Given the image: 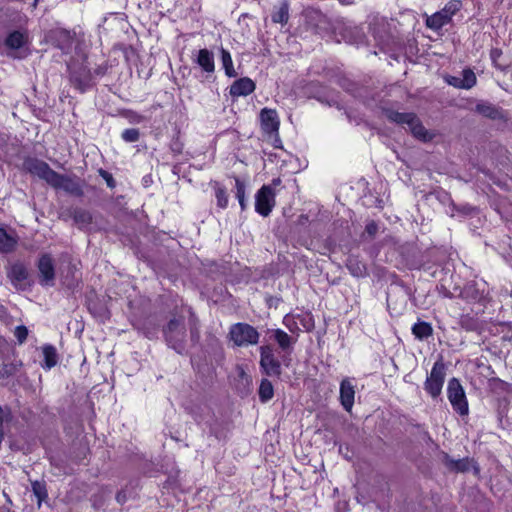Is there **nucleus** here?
<instances>
[{
    "label": "nucleus",
    "mask_w": 512,
    "mask_h": 512,
    "mask_svg": "<svg viewBox=\"0 0 512 512\" xmlns=\"http://www.w3.org/2000/svg\"><path fill=\"white\" fill-rule=\"evenodd\" d=\"M163 337L171 349L178 354L186 352V326L183 317H174L162 329Z\"/></svg>",
    "instance_id": "1"
},
{
    "label": "nucleus",
    "mask_w": 512,
    "mask_h": 512,
    "mask_svg": "<svg viewBox=\"0 0 512 512\" xmlns=\"http://www.w3.org/2000/svg\"><path fill=\"white\" fill-rule=\"evenodd\" d=\"M229 339L237 347L255 345L259 341L260 334L248 323L238 322L231 325L228 333Z\"/></svg>",
    "instance_id": "2"
},
{
    "label": "nucleus",
    "mask_w": 512,
    "mask_h": 512,
    "mask_svg": "<svg viewBox=\"0 0 512 512\" xmlns=\"http://www.w3.org/2000/svg\"><path fill=\"white\" fill-rule=\"evenodd\" d=\"M70 84L80 93L92 87V75L88 66L80 62L68 64Z\"/></svg>",
    "instance_id": "3"
},
{
    "label": "nucleus",
    "mask_w": 512,
    "mask_h": 512,
    "mask_svg": "<svg viewBox=\"0 0 512 512\" xmlns=\"http://www.w3.org/2000/svg\"><path fill=\"white\" fill-rule=\"evenodd\" d=\"M6 275L12 286L18 291L29 290L33 284L27 266L21 261L7 265Z\"/></svg>",
    "instance_id": "4"
},
{
    "label": "nucleus",
    "mask_w": 512,
    "mask_h": 512,
    "mask_svg": "<svg viewBox=\"0 0 512 512\" xmlns=\"http://www.w3.org/2000/svg\"><path fill=\"white\" fill-rule=\"evenodd\" d=\"M447 397L454 409L461 416H465L469 412L468 401L464 388L457 378H451L447 386Z\"/></svg>",
    "instance_id": "5"
},
{
    "label": "nucleus",
    "mask_w": 512,
    "mask_h": 512,
    "mask_svg": "<svg viewBox=\"0 0 512 512\" xmlns=\"http://www.w3.org/2000/svg\"><path fill=\"white\" fill-rule=\"evenodd\" d=\"M460 0L449 1L444 8L426 19V26L432 30H439L452 21V17L461 9Z\"/></svg>",
    "instance_id": "6"
},
{
    "label": "nucleus",
    "mask_w": 512,
    "mask_h": 512,
    "mask_svg": "<svg viewBox=\"0 0 512 512\" xmlns=\"http://www.w3.org/2000/svg\"><path fill=\"white\" fill-rule=\"evenodd\" d=\"M36 267L38 270L39 284L43 287H53L56 279V268L54 258L50 253H43L39 256Z\"/></svg>",
    "instance_id": "7"
},
{
    "label": "nucleus",
    "mask_w": 512,
    "mask_h": 512,
    "mask_svg": "<svg viewBox=\"0 0 512 512\" xmlns=\"http://www.w3.org/2000/svg\"><path fill=\"white\" fill-rule=\"evenodd\" d=\"M23 169L26 172L44 180L50 186L57 174V172L54 171L45 161L36 157L25 158L23 161Z\"/></svg>",
    "instance_id": "8"
},
{
    "label": "nucleus",
    "mask_w": 512,
    "mask_h": 512,
    "mask_svg": "<svg viewBox=\"0 0 512 512\" xmlns=\"http://www.w3.org/2000/svg\"><path fill=\"white\" fill-rule=\"evenodd\" d=\"M445 375L444 363L442 361L435 362L424 382V389L432 398H437L441 394Z\"/></svg>",
    "instance_id": "9"
},
{
    "label": "nucleus",
    "mask_w": 512,
    "mask_h": 512,
    "mask_svg": "<svg viewBox=\"0 0 512 512\" xmlns=\"http://www.w3.org/2000/svg\"><path fill=\"white\" fill-rule=\"evenodd\" d=\"M260 368L262 373L270 377H280L282 373L281 362L275 356L274 350L270 345L260 347Z\"/></svg>",
    "instance_id": "10"
},
{
    "label": "nucleus",
    "mask_w": 512,
    "mask_h": 512,
    "mask_svg": "<svg viewBox=\"0 0 512 512\" xmlns=\"http://www.w3.org/2000/svg\"><path fill=\"white\" fill-rule=\"evenodd\" d=\"M275 196L272 185H263L255 195V211L263 217L269 216L276 204Z\"/></svg>",
    "instance_id": "11"
},
{
    "label": "nucleus",
    "mask_w": 512,
    "mask_h": 512,
    "mask_svg": "<svg viewBox=\"0 0 512 512\" xmlns=\"http://www.w3.org/2000/svg\"><path fill=\"white\" fill-rule=\"evenodd\" d=\"M51 187L55 189H63L68 194L76 197H82L84 195L83 184L78 178L59 174L58 172L56 174V178H54L51 184Z\"/></svg>",
    "instance_id": "12"
},
{
    "label": "nucleus",
    "mask_w": 512,
    "mask_h": 512,
    "mask_svg": "<svg viewBox=\"0 0 512 512\" xmlns=\"http://www.w3.org/2000/svg\"><path fill=\"white\" fill-rule=\"evenodd\" d=\"M48 41L56 48L67 53L72 48L74 34L62 28L51 30L48 34Z\"/></svg>",
    "instance_id": "13"
},
{
    "label": "nucleus",
    "mask_w": 512,
    "mask_h": 512,
    "mask_svg": "<svg viewBox=\"0 0 512 512\" xmlns=\"http://www.w3.org/2000/svg\"><path fill=\"white\" fill-rule=\"evenodd\" d=\"M261 128L266 134L278 133L280 121L276 110L263 108L260 111Z\"/></svg>",
    "instance_id": "14"
},
{
    "label": "nucleus",
    "mask_w": 512,
    "mask_h": 512,
    "mask_svg": "<svg viewBox=\"0 0 512 512\" xmlns=\"http://www.w3.org/2000/svg\"><path fill=\"white\" fill-rule=\"evenodd\" d=\"M255 89L256 84L251 78L242 77L231 84L229 94L232 98L245 97L253 93Z\"/></svg>",
    "instance_id": "15"
},
{
    "label": "nucleus",
    "mask_w": 512,
    "mask_h": 512,
    "mask_svg": "<svg viewBox=\"0 0 512 512\" xmlns=\"http://www.w3.org/2000/svg\"><path fill=\"white\" fill-rule=\"evenodd\" d=\"M27 41L28 37L24 32L15 30L9 33L4 41L5 47L10 50L7 55L17 58L18 56L16 55V51L24 47L27 44Z\"/></svg>",
    "instance_id": "16"
},
{
    "label": "nucleus",
    "mask_w": 512,
    "mask_h": 512,
    "mask_svg": "<svg viewBox=\"0 0 512 512\" xmlns=\"http://www.w3.org/2000/svg\"><path fill=\"white\" fill-rule=\"evenodd\" d=\"M475 111L480 115L491 120H507L506 112L501 108L489 102H479L475 106Z\"/></svg>",
    "instance_id": "17"
},
{
    "label": "nucleus",
    "mask_w": 512,
    "mask_h": 512,
    "mask_svg": "<svg viewBox=\"0 0 512 512\" xmlns=\"http://www.w3.org/2000/svg\"><path fill=\"white\" fill-rule=\"evenodd\" d=\"M340 403L345 411L352 410L355 398V387L352 382L345 378L340 383Z\"/></svg>",
    "instance_id": "18"
},
{
    "label": "nucleus",
    "mask_w": 512,
    "mask_h": 512,
    "mask_svg": "<svg viewBox=\"0 0 512 512\" xmlns=\"http://www.w3.org/2000/svg\"><path fill=\"white\" fill-rule=\"evenodd\" d=\"M441 462L445 465V467L451 471L456 473H464L469 471L471 460L468 457L462 459H453L450 455L444 451L440 453Z\"/></svg>",
    "instance_id": "19"
},
{
    "label": "nucleus",
    "mask_w": 512,
    "mask_h": 512,
    "mask_svg": "<svg viewBox=\"0 0 512 512\" xmlns=\"http://www.w3.org/2000/svg\"><path fill=\"white\" fill-rule=\"evenodd\" d=\"M195 62L208 76L215 71L214 54L206 48L200 49Z\"/></svg>",
    "instance_id": "20"
},
{
    "label": "nucleus",
    "mask_w": 512,
    "mask_h": 512,
    "mask_svg": "<svg viewBox=\"0 0 512 512\" xmlns=\"http://www.w3.org/2000/svg\"><path fill=\"white\" fill-rule=\"evenodd\" d=\"M68 217H71L75 224L80 228L88 226L92 223V214L83 208H70L66 211Z\"/></svg>",
    "instance_id": "21"
},
{
    "label": "nucleus",
    "mask_w": 512,
    "mask_h": 512,
    "mask_svg": "<svg viewBox=\"0 0 512 512\" xmlns=\"http://www.w3.org/2000/svg\"><path fill=\"white\" fill-rule=\"evenodd\" d=\"M272 337L278 343L283 352L290 353L292 351L294 340L285 331L281 329H274L272 330Z\"/></svg>",
    "instance_id": "22"
},
{
    "label": "nucleus",
    "mask_w": 512,
    "mask_h": 512,
    "mask_svg": "<svg viewBox=\"0 0 512 512\" xmlns=\"http://www.w3.org/2000/svg\"><path fill=\"white\" fill-rule=\"evenodd\" d=\"M346 266L354 277L363 278L367 275L366 265L355 256L348 257Z\"/></svg>",
    "instance_id": "23"
},
{
    "label": "nucleus",
    "mask_w": 512,
    "mask_h": 512,
    "mask_svg": "<svg viewBox=\"0 0 512 512\" xmlns=\"http://www.w3.org/2000/svg\"><path fill=\"white\" fill-rule=\"evenodd\" d=\"M459 324L462 329L469 332H480L483 329L482 321L470 314L462 315Z\"/></svg>",
    "instance_id": "24"
},
{
    "label": "nucleus",
    "mask_w": 512,
    "mask_h": 512,
    "mask_svg": "<svg viewBox=\"0 0 512 512\" xmlns=\"http://www.w3.org/2000/svg\"><path fill=\"white\" fill-rule=\"evenodd\" d=\"M42 352L44 356V363L42 367L44 369L50 370L58 363V353L56 348L51 344H46L42 347Z\"/></svg>",
    "instance_id": "25"
},
{
    "label": "nucleus",
    "mask_w": 512,
    "mask_h": 512,
    "mask_svg": "<svg viewBox=\"0 0 512 512\" xmlns=\"http://www.w3.org/2000/svg\"><path fill=\"white\" fill-rule=\"evenodd\" d=\"M386 117L389 121L400 125H407L409 127L412 121H415V113H401L398 111L389 110L386 112Z\"/></svg>",
    "instance_id": "26"
},
{
    "label": "nucleus",
    "mask_w": 512,
    "mask_h": 512,
    "mask_svg": "<svg viewBox=\"0 0 512 512\" xmlns=\"http://www.w3.org/2000/svg\"><path fill=\"white\" fill-rule=\"evenodd\" d=\"M344 38L353 44H361L365 41V33L357 26H347L344 28Z\"/></svg>",
    "instance_id": "27"
},
{
    "label": "nucleus",
    "mask_w": 512,
    "mask_h": 512,
    "mask_svg": "<svg viewBox=\"0 0 512 512\" xmlns=\"http://www.w3.org/2000/svg\"><path fill=\"white\" fill-rule=\"evenodd\" d=\"M409 129L413 136L419 140L426 142L432 139V136L429 134L417 116L415 117V121L410 123Z\"/></svg>",
    "instance_id": "28"
},
{
    "label": "nucleus",
    "mask_w": 512,
    "mask_h": 512,
    "mask_svg": "<svg viewBox=\"0 0 512 512\" xmlns=\"http://www.w3.org/2000/svg\"><path fill=\"white\" fill-rule=\"evenodd\" d=\"M412 333L417 339L424 340L433 334V328L430 323L418 320L412 326Z\"/></svg>",
    "instance_id": "29"
},
{
    "label": "nucleus",
    "mask_w": 512,
    "mask_h": 512,
    "mask_svg": "<svg viewBox=\"0 0 512 512\" xmlns=\"http://www.w3.org/2000/svg\"><path fill=\"white\" fill-rule=\"evenodd\" d=\"M17 245V240L9 235L4 228H0V253H10Z\"/></svg>",
    "instance_id": "30"
},
{
    "label": "nucleus",
    "mask_w": 512,
    "mask_h": 512,
    "mask_svg": "<svg viewBox=\"0 0 512 512\" xmlns=\"http://www.w3.org/2000/svg\"><path fill=\"white\" fill-rule=\"evenodd\" d=\"M220 54H221V62H222V66L225 71V75L229 78L237 77L238 73L234 69L230 52L222 47L220 49Z\"/></svg>",
    "instance_id": "31"
},
{
    "label": "nucleus",
    "mask_w": 512,
    "mask_h": 512,
    "mask_svg": "<svg viewBox=\"0 0 512 512\" xmlns=\"http://www.w3.org/2000/svg\"><path fill=\"white\" fill-rule=\"evenodd\" d=\"M235 179V195L238 199L239 205L241 207V210L244 211L247 207V201H246V183L241 180L239 177H234Z\"/></svg>",
    "instance_id": "32"
},
{
    "label": "nucleus",
    "mask_w": 512,
    "mask_h": 512,
    "mask_svg": "<svg viewBox=\"0 0 512 512\" xmlns=\"http://www.w3.org/2000/svg\"><path fill=\"white\" fill-rule=\"evenodd\" d=\"M258 394L260 401L263 403H266L270 399H272L274 395V388L272 383L268 379L264 378L261 380Z\"/></svg>",
    "instance_id": "33"
},
{
    "label": "nucleus",
    "mask_w": 512,
    "mask_h": 512,
    "mask_svg": "<svg viewBox=\"0 0 512 512\" xmlns=\"http://www.w3.org/2000/svg\"><path fill=\"white\" fill-rule=\"evenodd\" d=\"M75 271V266L69 263L66 274L61 273V282L68 289H74L77 286Z\"/></svg>",
    "instance_id": "34"
},
{
    "label": "nucleus",
    "mask_w": 512,
    "mask_h": 512,
    "mask_svg": "<svg viewBox=\"0 0 512 512\" xmlns=\"http://www.w3.org/2000/svg\"><path fill=\"white\" fill-rule=\"evenodd\" d=\"M272 21L274 23L286 24L289 20V5L284 2L277 11H275L272 16Z\"/></svg>",
    "instance_id": "35"
},
{
    "label": "nucleus",
    "mask_w": 512,
    "mask_h": 512,
    "mask_svg": "<svg viewBox=\"0 0 512 512\" xmlns=\"http://www.w3.org/2000/svg\"><path fill=\"white\" fill-rule=\"evenodd\" d=\"M215 189V197L217 200V206L224 209L228 205V194L225 187L220 185L219 183L215 182L214 184Z\"/></svg>",
    "instance_id": "36"
},
{
    "label": "nucleus",
    "mask_w": 512,
    "mask_h": 512,
    "mask_svg": "<svg viewBox=\"0 0 512 512\" xmlns=\"http://www.w3.org/2000/svg\"><path fill=\"white\" fill-rule=\"evenodd\" d=\"M237 375H238V385H242L243 393L247 394L249 391V387L251 385V377L245 372L243 367L237 366Z\"/></svg>",
    "instance_id": "37"
},
{
    "label": "nucleus",
    "mask_w": 512,
    "mask_h": 512,
    "mask_svg": "<svg viewBox=\"0 0 512 512\" xmlns=\"http://www.w3.org/2000/svg\"><path fill=\"white\" fill-rule=\"evenodd\" d=\"M463 89H471L476 84V75L471 69H464L462 72Z\"/></svg>",
    "instance_id": "38"
},
{
    "label": "nucleus",
    "mask_w": 512,
    "mask_h": 512,
    "mask_svg": "<svg viewBox=\"0 0 512 512\" xmlns=\"http://www.w3.org/2000/svg\"><path fill=\"white\" fill-rule=\"evenodd\" d=\"M19 366L20 364L18 363H4L0 367V378L4 379L15 375L19 370Z\"/></svg>",
    "instance_id": "39"
},
{
    "label": "nucleus",
    "mask_w": 512,
    "mask_h": 512,
    "mask_svg": "<svg viewBox=\"0 0 512 512\" xmlns=\"http://www.w3.org/2000/svg\"><path fill=\"white\" fill-rule=\"evenodd\" d=\"M32 491L37 497L38 501L41 502L48 497L47 489L44 482L34 481L31 483Z\"/></svg>",
    "instance_id": "40"
},
{
    "label": "nucleus",
    "mask_w": 512,
    "mask_h": 512,
    "mask_svg": "<svg viewBox=\"0 0 512 512\" xmlns=\"http://www.w3.org/2000/svg\"><path fill=\"white\" fill-rule=\"evenodd\" d=\"M121 138L127 143L137 142L140 139V131L137 128L126 129L122 132Z\"/></svg>",
    "instance_id": "41"
},
{
    "label": "nucleus",
    "mask_w": 512,
    "mask_h": 512,
    "mask_svg": "<svg viewBox=\"0 0 512 512\" xmlns=\"http://www.w3.org/2000/svg\"><path fill=\"white\" fill-rule=\"evenodd\" d=\"M10 419V410L7 408V409H3L1 406H0V443L3 441L4 439V422L5 421H8Z\"/></svg>",
    "instance_id": "42"
},
{
    "label": "nucleus",
    "mask_w": 512,
    "mask_h": 512,
    "mask_svg": "<svg viewBox=\"0 0 512 512\" xmlns=\"http://www.w3.org/2000/svg\"><path fill=\"white\" fill-rule=\"evenodd\" d=\"M502 56V50L501 49H498V48H493L491 51H490V57H491V60L494 64V66L499 69V70H505V66H503L502 64H500L498 62L499 58Z\"/></svg>",
    "instance_id": "43"
},
{
    "label": "nucleus",
    "mask_w": 512,
    "mask_h": 512,
    "mask_svg": "<svg viewBox=\"0 0 512 512\" xmlns=\"http://www.w3.org/2000/svg\"><path fill=\"white\" fill-rule=\"evenodd\" d=\"M183 142L181 141L179 135H177L176 137H174L171 142H170V149L171 151L175 154V155H179L182 153L183 151Z\"/></svg>",
    "instance_id": "44"
},
{
    "label": "nucleus",
    "mask_w": 512,
    "mask_h": 512,
    "mask_svg": "<svg viewBox=\"0 0 512 512\" xmlns=\"http://www.w3.org/2000/svg\"><path fill=\"white\" fill-rule=\"evenodd\" d=\"M98 174L105 180V182L109 188H111V189L115 188L116 181L114 180L111 173H109L108 171H106L103 168H100L98 170Z\"/></svg>",
    "instance_id": "45"
},
{
    "label": "nucleus",
    "mask_w": 512,
    "mask_h": 512,
    "mask_svg": "<svg viewBox=\"0 0 512 512\" xmlns=\"http://www.w3.org/2000/svg\"><path fill=\"white\" fill-rule=\"evenodd\" d=\"M15 337L17 338L20 344L24 343L28 336V329L24 325L17 326L14 332Z\"/></svg>",
    "instance_id": "46"
},
{
    "label": "nucleus",
    "mask_w": 512,
    "mask_h": 512,
    "mask_svg": "<svg viewBox=\"0 0 512 512\" xmlns=\"http://www.w3.org/2000/svg\"><path fill=\"white\" fill-rule=\"evenodd\" d=\"M452 211L460 213L462 215H470L474 211V208L468 204L457 206L456 204L453 203ZM452 216H454V213H452Z\"/></svg>",
    "instance_id": "47"
},
{
    "label": "nucleus",
    "mask_w": 512,
    "mask_h": 512,
    "mask_svg": "<svg viewBox=\"0 0 512 512\" xmlns=\"http://www.w3.org/2000/svg\"><path fill=\"white\" fill-rule=\"evenodd\" d=\"M138 329L141 330L143 332V334L149 339L156 337L157 330L155 327H146V323H145V324H143L142 327H139Z\"/></svg>",
    "instance_id": "48"
},
{
    "label": "nucleus",
    "mask_w": 512,
    "mask_h": 512,
    "mask_svg": "<svg viewBox=\"0 0 512 512\" xmlns=\"http://www.w3.org/2000/svg\"><path fill=\"white\" fill-rule=\"evenodd\" d=\"M365 232L370 236L374 237L378 232V225L374 221H370L365 226Z\"/></svg>",
    "instance_id": "49"
},
{
    "label": "nucleus",
    "mask_w": 512,
    "mask_h": 512,
    "mask_svg": "<svg viewBox=\"0 0 512 512\" xmlns=\"http://www.w3.org/2000/svg\"><path fill=\"white\" fill-rule=\"evenodd\" d=\"M200 339L199 330L196 326H192L190 329V340L193 344L198 343Z\"/></svg>",
    "instance_id": "50"
},
{
    "label": "nucleus",
    "mask_w": 512,
    "mask_h": 512,
    "mask_svg": "<svg viewBox=\"0 0 512 512\" xmlns=\"http://www.w3.org/2000/svg\"><path fill=\"white\" fill-rule=\"evenodd\" d=\"M447 82H448V84H450L456 88L463 89V86H462L463 84H462L461 78H459V77L450 76L447 79Z\"/></svg>",
    "instance_id": "51"
},
{
    "label": "nucleus",
    "mask_w": 512,
    "mask_h": 512,
    "mask_svg": "<svg viewBox=\"0 0 512 512\" xmlns=\"http://www.w3.org/2000/svg\"><path fill=\"white\" fill-rule=\"evenodd\" d=\"M125 499H126V496H125V494L122 491L117 493L116 500H117L118 503H120V504L124 503Z\"/></svg>",
    "instance_id": "52"
},
{
    "label": "nucleus",
    "mask_w": 512,
    "mask_h": 512,
    "mask_svg": "<svg viewBox=\"0 0 512 512\" xmlns=\"http://www.w3.org/2000/svg\"><path fill=\"white\" fill-rule=\"evenodd\" d=\"M492 381H493L495 384H497L499 387H501V388H503L504 386H506V385H507V383H506V382H504V381H502V380H500V379H498V378H493V379H492Z\"/></svg>",
    "instance_id": "53"
},
{
    "label": "nucleus",
    "mask_w": 512,
    "mask_h": 512,
    "mask_svg": "<svg viewBox=\"0 0 512 512\" xmlns=\"http://www.w3.org/2000/svg\"><path fill=\"white\" fill-rule=\"evenodd\" d=\"M280 183H281L280 178H275V179H273V180H272V185H273V186H277V185H279Z\"/></svg>",
    "instance_id": "54"
},
{
    "label": "nucleus",
    "mask_w": 512,
    "mask_h": 512,
    "mask_svg": "<svg viewBox=\"0 0 512 512\" xmlns=\"http://www.w3.org/2000/svg\"><path fill=\"white\" fill-rule=\"evenodd\" d=\"M96 73H97V74H104V72H103V71H101V69L96 70Z\"/></svg>",
    "instance_id": "55"
},
{
    "label": "nucleus",
    "mask_w": 512,
    "mask_h": 512,
    "mask_svg": "<svg viewBox=\"0 0 512 512\" xmlns=\"http://www.w3.org/2000/svg\"><path fill=\"white\" fill-rule=\"evenodd\" d=\"M283 362L286 364V366L289 365L288 363H286V357L285 356H283Z\"/></svg>",
    "instance_id": "56"
}]
</instances>
